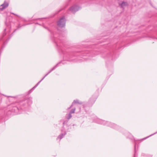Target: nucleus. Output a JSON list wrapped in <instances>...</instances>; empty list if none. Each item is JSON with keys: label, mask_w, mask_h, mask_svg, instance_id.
Returning <instances> with one entry per match:
<instances>
[{"label": "nucleus", "mask_w": 157, "mask_h": 157, "mask_svg": "<svg viewBox=\"0 0 157 157\" xmlns=\"http://www.w3.org/2000/svg\"><path fill=\"white\" fill-rule=\"evenodd\" d=\"M109 126L117 130H120L121 129V127L120 126L112 122L109 123Z\"/></svg>", "instance_id": "nucleus-2"}, {"label": "nucleus", "mask_w": 157, "mask_h": 157, "mask_svg": "<svg viewBox=\"0 0 157 157\" xmlns=\"http://www.w3.org/2000/svg\"><path fill=\"white\" fill-rule=\"evenodd\" d=\"M65 134H61L59 135L58 137L57 138V139H61L63 137V136L65 135Z\"/></svg>", "instance_id": "nucleus-10"}, {"label": "nucleus", "mask_w": 157, "mask_h": 157, "mask_svg": "<svg viewBox=\"0 0 157 157\" xmlns=\"http://www.w3.org/2000/svg\"><path fill=\"white\" fill-rule=\"evenodd\" d=\"M105 122L104 121L100 120V123L101 124H104L105 123Z\"/></svg>", "instance_id": "nucleus-13"}, {"label": "nucleus", "mask_w": 157, "mask_h": 157, "mask_svg": "<svg viewBox=\"0 0 157 157\" xmlns=\"http://www.w3.org/2000/svg\"><path fill=\"white\" fill-rule=\"evenodd\" d=\"M156 133H157V131L156 132H155V133H154L153 134L150 135L149 136H147V137H145V138H143L142 139H141L140 140H141V141H143V140H145V139H147V138L153 135H155V134H156Z\"/></svg>", "instance_id": "nucleus-9"}, {"label": "nucleus", "mask_w": 157, "mask_h": 157, "mask_svg": "<svg viewBox=\"0 0 157 157\" xmlns=\"http://www.w3.org/2000/svg\"><path fill=\"white\" fill-rule=\"evenodd\" d=\"M118 56L115 53L111 54L109 55L110 61L111 62L114 61L118 58Z\"/></svg>", "instance_id": "nucleus-3"}, {"label": "nucleus", "mask_w": 157, "mask_h": 157, "mask_svg": "<svg viewBox=\"0 0 157 157\" xmlns=\"http://www.w3.org/2000/svg\"><path fill=\"white\" fill-rule=\"evenodd\" d=\"M8 3L5 1L4 3L0 6V10H3L7 7L8 6Z\"/></svg>", "instance_id": "nucleus-5"}, {"label": "nucleus", "mask_w": 157, "mask_h": 157, "mask_svg": "<svg viewBox=\"0 0 157 157\" xmlns=\"http://www.w3.org/2000/svg\"><path fill=\"white\" fill-rule=\"evenodd\" d=\"M66 20L64 17L60 19L57 22V25L61 27H64L65 25Z\"/></svg>", "instance_id": "nucleus-1"}, {"label": "nucleus", "mask_w": 157, "mask_h": 157, "mask_svg": "<svg viewBox=\"0 0 157 157\" xmlns=\"http://www.w3.org/2000/svg\"><path fill=\"white\" fill-rule=\"evenodd\" d=\"M79 9V7L78 6H73L70 9V10L71 12L74 13L78 11Z\"/></svg>", "instance_id": "nucleus-4"}, {"label": "nucleus", "mask_w": 157, "mask_h": 157, "mask_svg": "<svg viewBox=\"0 0 157 157\" xmlns=\"http://www.w3.org/2000/svg\"><path fill=\"white\" fill-rule=\"evenodd\" d=\"M75 110V108L72 109L70 111V112L71 113H74Z\"/></svg>", "instance_id": "nucleus-12"}, {"label": "nucleus", "mask_w": 157, "mask_h": 157, "mask_svg": "<svg viewBox=\"0 0 157 157\" xmlns=\"http://www.w3.org/2000/svg\"><path fill=\"white\" fill-rule=\"evenodd\" d=\"M136 145L135 144V149H136Z\"/></svg>", "instance_id": "nucleus-15"}, {"label": "nucleus", "mask_w": 157, "mask_h": 157, "mask_svg": "<svg viewBox=\"0 0 157 157\" xmlns=\"http://www.w3.org/2000/svg\"><path fill=\"white\" fill-rule=\"evenodd\" d=\"M56 67V66H55V67H54L48 73H47L42 78V79L40 81H39L37 84L35 86H34L31 90H33L35 88H36L37 86V85H38V84L46 76H47L52 71H53V70H54L55 69V68Z\"/></svg>", "instance_id": "nucleus-6"}, {"label": "nucleus", "mask_w": 157, "mask_h": 157, "mask_svg": "<svg viewBox=\"0 0 157 157\" xmlns=\"http://www.w3.org/2000/svg\"><path fill=\"white\" fill-rule=\"evenodd\" d=\"M119 5L121 7L123 8L128 5V3L126 2L123 1L121 4H119Z\"/></svg>", "instance_id": "nucleus-8"}, {"label": "nucleus", "mask_w": 157, "mask_h": 157, "mask_svg": "<svg viewBox=\"0 0 157 157\" xmlns=\"http://www.w3.org/2000/svg\"><path fill=\"white\" fill-rule=\"evenodd\" d=\"M129 138L131 140H132L134 138V137L131 135H130Z\"/></svg>", "instance_id": "nucleus-14"}, {"label": "nucleus", "mask_w": 157, "mask_h": 157, "mask_svg": "<svg viewBox=\"0 0 157 157\" xmlns=\"http://www.w3.org/2000/svg\"><path fill=\"white\" fill-rule=\"evenodd\" d=\"M12 14H14L13 13H12Z\"/></svg>", "instance_id": "nucleus-16"}, {"label": "nucleus", "mask_w": 157, "mask_h": 157, "mask_svg": "<svg viewBox=\"0 0 157 157\" xmlns=\"http://www.w3.org/2000/svg\"><path fill=\"white\" fill-rule=\"evenodd\" d=\"M74 103H78V104H82V102H79V101L78 100H74V101L72 103V104L71 105V106L69 108H68V109H70L71 108L72 106L73 105V104Z\"/></svg>", "instance_id": "nucleus-7"}, {"label": "nucleus", "mask_w": 157, "mask_h": 157, "mask_svg": "<svg viewBox=\"0 0 157 157\" xmlns=\"http://www.w3.org/2000/svg\"><path fill=\"white\" fill-rule=\"evenodd\" d=\"M71 114L70 113H69L68 115V116L67 117V118L68 119H69L72 117V116L71 115Z\"/></svg>", "instance_id": "nucleus-11"}]
</instances>
